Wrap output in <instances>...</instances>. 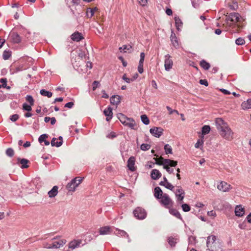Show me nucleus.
Instances as JSON below:
<instances>
[{
	"label": "nucleus",
	"mask_w": 251,
	"mask_h": 251,
	"mask_svg": "<svg viewBox=\"0 0 251 251\" xmlns=\"http://www.w3.org/2000/svg\"><path fill=\"white\" fill-rule=\"evenodd\" d=\"M216 125L220 135L225 139L231 141L233 139L234 133L222 118L216 119Z\"/></svg>",
	"instance_id": "nucleus-1"
},
{
	"label": "nucleus",
	"mask_w": 251,
	"mask_h": 251,
	"mask_svg": "<svg viewBox=\"0 0 251 251\" xmlns=\"http://www.w3.org/2000/svg\"><path fill=\"white\" fill-rule=\"evenodd\" d=\"M216 237L214 235H211L207 237V247L210 251H217L219 248L218 243L216 242Z\"/></svg>",
	"instance_id": "nucleus-2"
},
{
	"label": "nucleus",
	"mask_w": 251,
	"mask_h": 251,
	"mask_svg": "<svg viewBox=\"0 0 251 251\" xmlns=\"http://www.w3.org/2000/svg\"><path fill=\"white\" fill-rule=\"evenodd\" d=\"M156 163L159 165H163V168L166 165H170L171 167H175L177 164V162L169 159H164L162 157L154 158Z\"/></svg>",
	"instance_id": "nucleus-3"
},
{
	"label": "nucleus",
	"mask_w": 251,
	"mask_h": 251,
	"mask_svg": "<svg viewBox=\"0 0 251 251\" xmlns=\"http://www.w3.org/2000/svg\"><path fill=\"white\" fill-rule=\"evenodd\" d=\"M82 178L76 177L71 180L66 185V189L70 192L75 191L76 188L81 183Z\"/></svg>",
	"instance_id": "nucleus-4"
},
{
	"label": "nucleus",
	"mask_w": 251,
	"mask_h": 251,
	"mask_svg": "<svg viewBox=\"0 0 251 251\" xmlns=\"http://www.w3.org/2000/svg\"><path fill=\"white\" fill-rule=\"evenodd\" d=\"M160 202L165 208L168 209L172 208L174 204V202L172 200L166 193H164L163 197H161Z\"/></svg>",
	"instance_id": "nucleus-5"
},
{
	"label": "nucleus",
	"mask_w": 251,
	"mask_h": 251,
	"mask_svg": "<svg viewBox=\"0 0 251 251\" xmlns=\"http://www.w3.org/2000/svg\"><path fill=\"white\" fill-rule=\"evenodd\" d=\"M133 214L134 216L139 219H144L147 215L145 210L141 207H137L133 211Z\"/></svg>",
	"instance_id": "nucleus-6"
},
{
	"label": "nucleus",
	"mask_w": 251,
	"mask_h": 251,
	"mask_svg": "<svg viewBox=\"0 0 251 251\" xmlns=\"http://www.w3.org/2000/svg\"><path fill=\"white\" fill-rule=\"evenodd\" d=\"M217 187L220 191L224 192H228L232 188L230 184L224 181H221Z\"/></svg>",
	"instance_id": "nucleus-7"
},
{
	"label": "nucleus",
	"mask_w": 251,
	"mask_h": 251,
	"mask_svg": "<svg viewBox=\"0 0 251 251\" xmlns=\"http://www.w3.org/2000/svg\"><path fill=\"white\" fill-rule=\"evenodd\" d=\"M150 133L154 137L159 138L163 132V129L160 127H153L150 130Z\"/></svg>",
	"instance_id": "nucleus-8"
},
{
	"label": "nucleus",
	"mask_w": 251,
	"mask_h": 251,
	"mask_svg": "<svg viewBox=\"0 0 251 251\" xmlns=\"http://www.w3.org/2000/svg\"><path fill=\"white\" fill-rule=\"evenodd\" d=\"M173 65V60L171 59V56L169 54H167L165 56L164 67L165 69L167 71H169L172 68Z\"/></svg>",
	"instance_id": "nucleus-9"
},
{
	"label": "nucleus",
	"mask_w": 251,
	"mask_h": 251,
	"mask_svg": "<svg viewBox=\"0 0 251 251\" xmlns=\"http://www.w3.org/2000/svg\"><path fill=\"white\" fill-rule=\"evenodd\" d=\"M240 19L241 17L238 13H232L227 17L226 20L236 23L239 22Z\"/></svg>",
	"instance_id": "nucleus-10"
},
{
	"label": "nucleus",
	"mask_w": 251,
	"mask_h": 251,
	"mask_svg": "<svg viewBox=\"0 0 251 251\" xmlns=\"http://www.w3.org/2000/svg\"><path fill=\"white\" fill-rule=\"evenodd\" d=\"M104 115L106 117V120L107 121H110L113 115L112 109L110 107H108L105 109L103 111Z\"/></svg>",
	"instance_id": "nucleus-11"
},
{
	"label": "nucleus",
	"mask_w": 251,
	"mask_h": 251,
	"mask_svg": "<svg viewBox=\"0 0 251 251\" xmlns=\"http://www.w3.org/2000/svg\"><path fill=\"white\" fill-rule=\"evenodd\" d=\"M135 161V158L133 156L130 157L127 161V167L128 169L132 172H133L135 170V167H134Z\"/></svg>",
	"instance_id": "nucleus-12"
},
{
	"label": "nucleus",
	"mask_w": 251,
	"mask_h": 251,
	"mask_svg": "<svg viewBox=\"0 0 251 251\" xmlns=\"http://www.w3.org/2000/svg\"><path fill=\"white\" fill-rule=\"evenodd\" d=\"M170 39H171L172 45L175 48H176V49L179 46V43H178L177 39L175 33L173 31H172L171 35L170 36Z\"/></svg>",
	"instance_id": "nucleus-13"
},
{
	"label": "nucleus",
	"mask_w": 251,
	"mask_h": 251,
	"mask_svg": "<svg viewBox=\"0 0 251 251\" xmlns=\"http://www.w3.org/2000/svg\"><path fill=\"white\" fill-rule=\"evenodd\" d=\"M81 243V240H74L69 243V248L74 250L79 247Z\"/></svg>",
	"instance_id": "nucleus-14"
},
{
	"label": "nucleus",
	"mask_w": 251,
	"mask_h": 251,
	"mask_svg": "<svg viewBox=\"0 0 251 251\" xmlns=\"http://www.w3.org/2000/svg\"><path fill=\"white\" fill-rule=\"evenodd\" d=\"M67 241L65 239H61L58 241L54 242L52 245V249H58L66 244Z\"/></svg>",
	"instance_id": "nucleus-15"
},
{
	"label": "nucleus",
	"mask_w": 251,
	"mask_h": 251,
	"mask_svg": "<svg viewBox=\"0 0 251 251\" xmlns=\"http://www.w3.org/2000/svg\"><path fill=\"white\" fill-rule=\"evenodd\" d=\"M235 215L238 217H242L245 214L244 208L241 205H237L235 209Z\"/></svg>",
	"instance_id": "nucleus-16"
},
{
	"label": "nucleus",
	"mask_w": 251,
	"mask_h": 251,
	"mask_svg": "<svg viewBox=\"0 0 251 251\" xmlns=\"http://www.w3.org/2000/svg\"><path fill=\"white\" fill-rule=\"evenodd\" d=\"M161 175V173L157 169H153L151 173V178L153 180L159 179Z\"/></svg>",
	"instance_id": "nucleus-17"
},
{
	"label": "nucleus",
	"mask_w": 251,
	"mask_h": 251,
	"mask_svg": "<svg viewBox=\"0 0 251 251\" xmlns=\"http://www.w3.org/2000/svg\"><path fill=\"white\" fill-rule=\"evenodd\" d=\"M111 227L109 226H105L100 228L99 232L100 235L109 234L111 233Z\"/></svg>",
	"instance_id": "nucleus-18"
},
{
	"label": "nucleus",
	"mask_w": 251,
	"mask_h": 251,
	"mask_svg": "<svg viewBox=\"0 0 251 251\" xmlns=\"http://www.w3.org/2000/svg\"><path fill=\"white\" fill-rule=\"evenodd\" d=\"M110 103L113 105H117L120 103L121 98L119 96H112L110 99Z\"/></svg>",
	"instance_id": "nucleus-19"
},
{
	"label": "nucleus",
	"mask_w": 251,
	"mask_h": 251,
	"mask_svg": "<svg viewBox=\"0 0 251 251\" xmlns=\"http://www.w3.org/2000/svg\"><path fill=\"white\" fill-rule=\"evenodd\" d=\"M164 194L159 187H156L154 189V197L157 199H160L161 197H163Z\"/></svg>",
	"instance_id": "nucleus-20"
},
{
	"label": "nucleus",
	"mask_w": 251,
	"mask_h": 251,
	"mask_svg": "<svg viewBox=\"0 0 251 251\" xmlns=\"http://www.w3.org/2000/svg\"><path fill=\"white\" fill-rule=\"evenodd\" d=\"M83 38L81 34L78 32H75L71 35V39L74 41L78 42Z\"/></svg>",
	"instance_id": "nucleus-21"
},
{
	"label": "nucleus",
	"mask_w": 251,
	"mask_h": 251,
	"mask_svg": "<svg viewBox=\"0 0 251 251\" xmlns=\"http://www.w3.org/2000/svg\"><path fill=\"white\" fill-rule=\"evenodd\" d=\"M124 125L128 126L131 129H134V127L136 126V123L134 120L131 118H128L126 121V123H124Z\"/></svg>",
	"instance_id": "nucleus-22"
},
{
	"label": "nucleus",
	"mask_w": 251,
	"mask_h": 251,
	"mask_svg": "<svg viewBox=\"0 0 251 251\" xmlns=\"http://www.w3.org/2000/svg\"><path fill=\"white\" fill-rule=\"evenodd\" d=\"M12 41L15 43H18L21 41V37L17 33H12L10 34Z\"/></svg>",
	"instance_id": "nucleus-23"
},
{
	"label": "nucleus",
	"mask_w": 251,
	"mask_h": 251,
	"mask_svg": "<svg viewBox=\"0 0 251 251\" xmlns=\"http://www.w3.org/2000/svg\"><path fill=\"white\" fill-rule=\"evenodd\" d=\"M58 187L57 186H54L53 188L48 192V195L50 198H54L58 194Z\"/></svg>",
	"instance_id": "nucleus-24"
},
{
	"label": "nucleus",
	"mask_w": 251,
	"mask_h": 251,
	"mask_svg": "<svg viewBox=\"0 0 251 251\" xmlns=\"http://www.w3.org/2000/svg\"><path fill=\"white\" fill-rule=\"evenodd\" d=\"M114 234L118 236H122V237H128V235L127 233L123 230H120L118 228H116V230L114 232Z\"/></svg>",
	"instance_id": "nucleus-25"
},
{
	"label": "nucleus",
	"mask_w": 251,
	"mask_h": 251,
	"mask_svg": "<svg viewBox=\"0 0 251 251\" xmlns=\"http://www.w3.org/2000/svg\"><path fill=\"white\" fill-rule=\"evenodd\" d=\"M18 162H19L22 165L21 168H27L28 167V163H29V161L27 159L23 158L20 159L18 158L17 159Z\"/></svg>",
	"instance_id": "nucleus-26"
},
{
	"label": "nucleus",
	"mask_w": 251,
	"mask_h": 251,
	"mask_svg": "<svg viewBox=\"0 0 251 251\" xmlns=\"http://www.w3.org/2000/svg\"><path fill=\"white\" fill-rule=\"evenodd\" d=\"M241 106L244 110L251 108V99H248L247 101L242 102Z\"/></svg>",
	"instance_id": "nucleus-27"
},
{
	"label": "nucleus",
	"mask_w": 251,
	"mask_h": 251,
	"mask_svg": "<svg viewBox=\"0 0 251 251\" xmlns=\"http://www.w3.org/2000/svg\"><path fill=\"white\" fill-rule=\"evenodd\" d=\"M117 117L123 125L124 124V123H126V121L128 118L122 113L118 114Z\"/></svg>",
	"instance_id": "nucleus-28"
},
{
	"label": "nucleus",
	"mask_w": 251,
	"mask_h": 251,
	"mask_svg": "<svg viewBox=\"0 0 251 251\" xmlns=\"http://www.w3.org/2000/svg\"><path fill=\"white\" fill-rule=\"evenodd\" d=\"M169 212L170 213V214L174 215L178 219L181 218V215H180L179 212L177 210H176L175 209H172V208H170L169 209Z\"/></svg>",
	"instance_id": "nucleus-29"
},
{
	"label": "nucleus",
	"mask_w": 251,
	"mask_h": 251,
	"mask_svg": "<svg viewBox=\"0 0 251 251\" xmlns=\"http://www.w3.org/2000/svg\"><path fill=\"white\" fill-rule=\"evenodd\" d=\"M131 46L130 45H124L122 47L119 48V50L121 52L124 51V52H126L127 51L130 52L131 50Z\"/></svg>",
	"instance_id": "nucleus-30"
},
{
	"label": "nucleus",
	"mask_w": 251,
	"mask_h": 251,
	"mask_svg": "<svg viewBox=\"0 0 251 251\" xmlns=\"http://www.w3.org/2000/svg\"><path fill=\"white\" fill-rule=\"evenodd\" d=\"M51 145L52 146L59 147L62 145V141H57L56 138H53L51 141Z\"/></svg>",
	"instance_id": "nucleus-31"
},
{
	"label": "nucleus",
	"mask_w": 251,
	"mask_h": 251,
	"mask_svg": "<svg viewBox=\"0 0 251 251\" xmlns=\"http://www.w3.org/2000/svg\"><path fill=\"white\" fill-rule=\"evenodd\" d=\"M40 94L41 95L46 96L48 98L51 97L52 94L51 92L47 91L45 89H42L40 90Z\"/></svg>",
	"instance_id": "nucleus-32"
},
{
	"label": "nucleus",
	"mask_w": 251,
	"mask_h": 251,
	"mask_svg": "<svg viewBox=\"0 0 251 251\" xmlns=\"http://www.w3.org/2000/svg\"><path fill=\"white\" fill-rule=\"evenodd\" d=\"M200 65L202 68L206 70L210 68V64L204 60L201 61Z\"/></svg>",
	"instance_id": "nucleus-33"
},
{
	"label": "nucleus",
	"mask_w": 251,
	"mask_h": 251,
	"mask_svg": "<svg viewBox=\"0 0 251 251\" xmlns=\"http://www.w3.org/2000/svg\"><path fill=\"white\" fill-rule=\"evenodd\" d=\"M175 23H176V29L179 30L180 29V27L182 26V23L180 19L178 17H175Z\"/></svg>",
	"instance_id": "nucleus-34"
},
{
	"label": "nucleus",
	"mask_w": 251,
	"mask_h": 251,
	"mask_svg": "<svg viewBox=\"0 0 251 251\" xmlns=\"http://www.w3.org/2000/svg\"><path fill=\"white\" fill-rule=\"evenodd\" d=\"M210 130V126L205 125L202 127V134L205 135L206 134H208Z\"/></svg>",
	"instance_id": "nucleus-35"
},
{
	"label": "nucleus",
	"mask_w": 251,
	"mask_h": 251,
	"mask_svg": "<svg viewBox=\"0 0 251 251\" xmlns=\"http://www.w3.org/2000/svg\"><path fill=\"white\" fill-rule=\"evenodd\" d=\"M164 150L165 153L168 154H172V148L169 144H166L164 146Z\"/></svg>",
	"instance_id": "nucleus-36"
},
{
	"label": "nucleus",
	"mask_w": 251,
	"mask_h": 251,
	"mask_svg": "<svg viewBox=\"0 0 251 251\" xmlns=\"http://www.w3.org/2000/svg\"><path fill=\"white\" fill-rule=\"evenodd\" d=\"M142 122L146 125H148L150 123V120L148 117L146 115H142L141 116Z\"/></svg>",
	"instance_id": "nucleus-37"
},
{
	"label": "nucleus",
	"mask_w": 251,
	"mask_h": 251,
	"mask_svg": "<svg viewBox=\"0 0 251 251\" xmlns=\"http://www.w3.org/2000/svg\"><path fill=\"white\" fill-rule=\"evenodd\" d=\"M25 100L31 105H34V100L31 96L27 95L25 97Z\"/></svg>",
	"instance_id": "nucleus-38"
},
{
	"label": "nucleus",
	"mask_w": 251,
	"mask_h": 251,
	"mask_svg": "<svg viewBox=\"0 0 251 251\" xmlns=\"http://www.w3.org/2000/svg\"><path fill=\"white\" fill-rule=\"evenodd\" d=\"M31 106L30 104L28 105L26 103H24L23 105V109L30 112L32 110Z\"/></svg>",
	"instance_id": "nucleus-39"
},
{
	"label": "nucleus",
	"mask_w": 251,
	"mask_h": 251,
	"mask_svg": "<svg viewBox=\"0 0 251 251\" xmlns=\"http://www.w3.org/2000/svg\"><path fill=\"white\" fill-rule=\"evenodd\" d=\"M203 144V140L202 138L199 139L196 143L195 147L196 148H199L201 147H202Z\"/></svg>",
	"instance_id": "nucleus-40"
},
{
	"label": "nucleus",
	"mask_w": 251,
	"mask_h": 251,
	"mask_svg": "<svg viewBox=\"0 0 251 251\" xmlns=\"http://www.w3.org/2000/svg\"><path fill=\"white\" fill-rule=\"evenodd\" d=\"M11 52L10 51L4 50L3 53V58L4 60L8 59L11 56Z\"/></svg>",
	"instance_id": "nucleus-41"
},
{
	"label": "nucleus",
	"mask_w": 251,
	"mask_h": 251,
	"mask_svg": "<svg viewBox=\"0 0 251 251\" xmlns=\"http://www.w3.org/2000/svg\"><path fill=\"white\" fill-rule=\"evenodd\" d=\"M140 148L142 151H148L151 148V145L148 144H143L141 145Z\"/></svg>",
	"instance_id": "nucleus-42"
},
{
	"label": "nucleus",
	"mask_w": 251,
	"mask_h": 251,
	"mask_svg": "<svg viewBox=\"0 0 251 251\" xmlns=\"http://www.w3.org/2000/svg\"><path fill=\"white\" fill-rule=\"evenodd\" d=\"M6 154L9 157H12L14 155V150L11 148H8L6 151Z\"/></svg>",
	"instance_id": "nucleus-43"
},
{
	"label": "nucleus",
	"mask_w": 251,
	"mask_h": 251,
	"mask_svg": "<svg viewBox=\"0 0 251 251\" xmlns=\"http://www.w3.org/2000/svg\"><path fill=\"white\" fill-rule=\"evenodd\" d=\"M93 11L94 10H93L92 9H91L90 8H88L87 9L86 14L88 18H91L94 16V13Z\"/></svg>",
	"instance_id": "nucleus-44"
},
{
	"label": "nucleus",
	"mask_w": 251,
	"mask_h": 251,
	"mask_svg": "<svg viewBox=\"0 0 251 251\" xmlns=\"http://www.w3.org/2000/svg\"><path fill=\"white\" fill-rule=\"evenodd\" d=\"M245 43L243 38H238L235 41V43L238 45H242Z\"/></svg>",
	"instance_id": "nucleus-45"
},
{
	"label": "nucleus",
	"mask_w": 251,
	"mask_h": 251,
	"mask_svg": "<svg viewBox=\"0 0 251 251\" xmlns=\"http://www.w3.org/2000/svg\"><path fill=\"white\" fill-rule=\"evenodd\" d=\"M48 136L47 134H42L39 137L38 141L40 143H42V142H44L45 140H46V139L48 138Z\"/></svg>",
	"instance_id": "nucleus-46"
},
{
	"label": "nucleus",
	"mask_w": 251,
	"mask_h": 251,
	"mask_svg": "<svg viewBox=\"0 0 251 251\" xmlns=\"http://www.w3.org/2000/svg\"><path fill=\"white\" fill-rule=\"evenodd\" d=\"M182 208L184 212H188L190 210V206L186 203L182 205Z\"/></svg>",
	"instance_id": "nucleus-47"
},
{
	"label": "nucleus",
	"mask_w": 251,
	"mask_h": 251,
	"mask_svg": "<svg viewBox=\"0 0 251 251\" xmlns=\"http://www.w3.org/2000/svg\"><path fill=\"white\" fill-rule=\"evenodd\" d=\"M166 108L169 111L170 114H172L173 113H176V114H179L178 111L176 110H173L170 107L167 106Z\"/></svg>",
	"instance_id": "nucleus-48"
},
{
	"label": "nucleus",
	"mask_w": 251,
	"mask_h": 251,
	"mask_svg": "<svg viewBox=\"0 0 251 251\" xmlns=\"http://www.w3.org/2000/svg\"><path fill=\"white\" fill-rule=\"evenodd\" d=\"M176 196L177 201H182L184 198V194H176Z\"/></svg>",
	"instance_id": "nucleus-49"
},
{
	"label": "nucleus",
	"mask_w": 251,
	"mask_h": 251,
	"mask_svg": "<svg viewBox=\"0 0 251 251\" xmlns=\"http://www.w3.org/2000/svg\"><path fill=\"white\" fill-rule=\"evenodd\" d=\"M143 64L144 63H139V65H138V71L139 73L140 74L143 73V72L144 71Z\"/></svg>",
	"instance_id": "nucleus-50"
},
{
	"label": "nucleus",
	"mask_w": 251,
	"mask_h": 251,
	"mask_svg": "<svg viewBox=\"0 0 251 251\" xmlns=\"http://www.w3.org/2000/svg\"><path fill=\"white\" fill-rule=\"evenodd\" d=\"M184 190L180 187H178V188L176 190L175 192V195H176V194H184Z\"/></svg>",
	"instance_id": "nucleus-51"
},
{
	"label": "nucleus",
	"mask_w": 251,
	"mask_h": 251,
	"mask_svg": "<svg viewBox=\"0 0 251 251\" xmlns=\"http://www.w3.org/2000/svg\"><path fill=\"white\" fill-rule=\"evenodd\" d=\"M168 243L171 246H175L176 241L174 238L170 237L168 238Z\"/></svg>",
	"instance_id": "nucleus-52"
},
{
	"label": "nucleus",
	"mask_w": 251,
	"mask_h": 251,
	"mask_svg": "<svg viewBox=\"0 0 251 251\" xmlns=\"http://www.w3.org/2000/svg\"><path fill=\"white\" fill-rule=\"evenodd\" d=\"M165 187L170 190H173L174 187L173 186V185H172V184H171L170 182H166V184H165Z\"/></svg>",
	"instance_id": "nucleus-53"
},
{
	"label": "nucleus",
	"mask_w": 251,
	"mask_h": 251,
	"mask_svg": "<svg viewBox=\"0 0 251 251\" xmlns=\"http://www.w3.org/2000/svg\"><path fill=\"white\" fill-rule=\"evenodd\" d=\"M170 165H166L164 168L169 174L174 173V169L170 168Z\"/></svg>",
	"instance_id": "nucleus-54"
},
{
	"label": "nucleus",
	"mask_w": 251,
	"mask_h": 251,
	"mask_svg": "<svg viewBox=\"0 0 251 251\" xmlns=\"http://www.w3.org/2000/svg\"><path fill=\"white\" fill-rule=\"evenodd\" d=\"M18 118L19 115L18 114H14L10 117V119L12 122H15L18 119Z\"/></svg>",
	"instance_id": "nucleus-55"
},
{
	"label": "nucleus",
	"mask_w": 251,
	"mask_h": 251,
	"mask_svg": "<svg viewBox=\"0 0 251 251\" xmlns=\"http://www.w3.org/2000/svg\"><path fill=\"white\" fill-rule=\"evenodd\" d=\"M100 83L98 81H94L93 83V90H95L99 86Z\"/></svg>",
	"instance_id": "nucleus-56"
},
{
	"label": "nucleus",
	"mask_w": 251,
	"mask_h": 251,
	"mask_svg": "<svg viewBox=\"0 0 251 251\" xmlns=\"http://www.w3.org/2000/svg\"><path fill=\"white\" fill-rule=\"evenodd\" d=\"M0 82L1 83L2 87L5 88L7 85V79L6 78H1L0 79Z\"/></svg>",
	"instance_id": "nucleus-57"
},
{
	"label": "nucleus",
	"mask_w": 251,
	"mask_h": 251,
	"mask_svg": "<svg viewBox=\"0 0 251 251\" xmlns=\"http://www.w3.org/2000/svg\"><path fill=\"white\" fill-rule=\"evenodd\" d=\"M145 56V53L144 52H141L140 54V59L139 61V63H144Z\"/></svg>",
	"instance_id": "nucleus-58"
},
{
	"label": "nucleus",
	"mask_w": 251,
	"mask_h": 251,
	"mask_svg": "<svg viewBox=\"0 0 251 251\" xmlns=\"http://www.w3.org/2000/svg\"><path fill=\"white\" fill-rule=\"evenodd\" d=\"M139 3L142 6H145L147 5L148 0H138Z\"/></svg>",
	"instance_id": "nucleus-59"
},
{
	"label": "nucleus",
	"mask_w": 251,
	"mask_h": 251,
	"mask_svg": "<svg viewBox=\"0 0 251 251\" xmlns=\"http://www.w3.org/2000/svg\"><path fill=\"white\" fill-rule=\"evenodd\" d=\"M200 83L206 86H207L208 85V82L206 79H201L200 80Z\"/></svg>",
	"instance_id": "nucleus-60"
},
{
	"label": "nucleus",
	"mask_w": 251,
	"mask_h": 251,
	"mask_svg": "<svg viewBox=\"0 0 251 251\" xmlns=\"http://www.w3.org/2000/svg\"><path fill=\"white\" fill-rule=\"evenodd\" d=\"M74 104L73 102H69L67 103L66 104H65V107H67L68 108H71L73 107Z\"/></svg>",
	"instance_id": "nucleus-61"
},
{
	"label": "nucleus",
	"mask_w": 251,
	"mask_h": 251,
	"mask_svg": "<svg viewBox=\"0 0 251 251\" xmlns=\"http://www.w3.org/2000/svg\"><path fill=\"white\" fill-rule=\"evenodd\" d=\"M207 215L209 216H210V217H215L216 216V212L213 211V210H211L210 211H208L207 212Z\"/></svg>",
	"instance_id": "nucleus-62"
},
{
	"label": "nucleus",
	"mask_w": 251,
	"mask_h": 251,
	"mask_svg": "<svg viewBox=\"0 0 251 251\" xmlns=\"http://www.w3.org/2000/svg\"><path fill=\"white\" fill-rule=\"evenodd\" d=\"M86 67L87 68H89V69H91L93 67V64L92 63V62H89V61H88L86 63Z\"/></svg>",
	"instance_id": "nucleus-63"
},
{
	"label": "nucleus",
	"mask_w": 251,
	"mask_h": 251,
	"mask_svg": "<svg viewBox=\"0 0 251 251\" xmlns=\"http://www.w3.org/2000/svg\"><path fill=\"white\" fill-rule=\"evenodd\" d=\"M246 220L248 223L251 224V212L247 216Z\"/></svg>",
	"instance_id": "nucleus-64"
}]
</instances>
